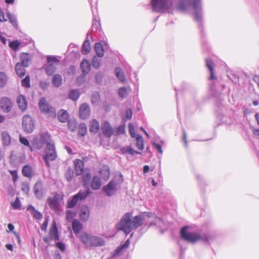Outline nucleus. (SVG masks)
Segmentation results:
<instances>
[{"label":"nucleus","instance_id":"f257e3e1","mask_svg":"<svg viewBox=\"0 0 259 259\" xmlns=\"http://www.w3.org/2000/svg\"><path fill=\"white\" fill-rule=\"evenodd\" d=\"M144 220L141 215H136L133 218L132 213L126 212L117 224L116 228L118 231H122L126 234H128L132 230L137 229L142 226Z\"/></svg>","mask_w":259,"mask_h":259},{"label":"nucleus","instance_id":"f03ea898","mask_svg":"<svg viewBox=\"0 0 259 259\" xmlns=\"http://www.w3.org/2000/svg\"><path fill=\"white\" fill-rule=\"evenodd\" d=\"M81 242L87 247H98L104 246L105 241L98 236L92 235L86 232H82L78 236Z\"/></svg>","mask_w":259,"mask_h":259},{"label":"nucleus","instance_id":"7ed1b4c3","mask_svg":"<svg viewBox=\"0 0 259 259\" xmlns=\"http://www.w3.org/2000/svg\"><path fill=\"white\" fill-rule=\"evenodd\" d=\"M188 228L187 226L182 228L180 232L181 237L185 240L194 243L199 241L209 239V237L206 235H201L195 232L187 231Z\"/></svg>","mask_w":259,"mask_h":259},{"label":"nucleus","instance_id":"20e7f679","mask_svg":"<svg viewBox=\"0 0 259 259\" xmlns=\"http://www.w3.org/2000/svg\"><path fill=\"white\" fill-rule=\"evenodd\" d=\"M123 181V176L121 174L117 175L107 185L103 187V191L108 196L113 195L116 191L117 186L121 184Z\"/></svg>","mask_w":259,"mask_h":259},{"label":"nucleus","instance_id":"39448f33","mask_svg":"<svg viewBox=\"0 0 259 259\" xmlns=\"http://www.w3.org/2000/svg\"><path fill=\"white\" fill-rule=\"evenodd\" d=\"M151 3L153 11L160 12L169 9L172 5L171 0H151Z\"/></svg>","mask_w":259,"mask_h":259},{"label":"nucleus","instance_id":"423d86ee","mask_svg":"<svg viewBox=\"0 0 259 259\" xmlns=\"http://www.w3.org/2000/svg\"><path fill=\"white\" fill-rule=\"evenodd\" d=\"M45 153L44 159L47 166L49 167L50 166L49 161L55 160L57 157V153L54 145L49 143H48L46 148Z\"/></svg>","mask_w":259,"mask_h":259},{"label":"nucleus","instance_id":"0eeeda50","mask_svg":"<svg viewBox=\"0 0 259 259\" xmlns=\"http://www.w3.org/2000/svg\"><path fill=\"white\" fill-rule=\"evenodd\" d=\"M39 108L41 112L47 114L50 116L55 117L56 115L55 109L51 106L45 98H41L38 102Z\"/></svg>","mask_w":259,"mask_h":259},{"label":"nucleus","instance_id":"6e6552de","mask_svg":"<svg viewBox=\"0 0 259 259\" xmlns=\"http://www.w3.org/2000/svg\"><path fill=\"white\" fill-rule=\"evenodd\" d=\"M91 193L90 189L85 191H80L78 193L74 195L70 201H69L67 207L70 208H73L77 204L78 200H84Z\"/></svg>","mask_w":259,"mask_h":259},{"label":"nucleus","instance_id":"1a4fd4ad","mask_svg":"<svg viewBox=\"0 0 259 259\" xmlns=\"http://www.w3.org/2000/svg\"><path fill=\"white\" fill-rule=\"evenodd\" d=\"M200 0H179L178 5V9L180 10H185L187 6H192L195 10L199 8Z\"/></svg>","mask_w":259,"mask_h":259},{"label":"nucleus","instance_id":"9d476101","mask_svg":"<svg viewBox=\"0 0 259 259\" xmlns=\"http://www.w3.org/2000/svg\"><path fill=\"white\" fill-rule=\"evenodd\" d=\"M48 65L45 68L46 73L49 75L53 74L56 70V66L59 64V60L54 57H47Z\"/></svg>","mask_w":259,"mask_h":259},{"label":"nucleus","instance_id":"9b49d317","mask_svg":"<svg viewBox=\"0 0 259 259\" xmlns=\"http://www.w3.org/2000/svg\"><path fill=\"white\" fill-rule=\"evenodd\" d=\"M22 127L25 132L31 133L34 129V124L31 117L29 115H25L22 119Z\"/></svg>","mask_w":259,"mask_h":259},{"label":"nucleus","instance_id":"f8f14e48","mask_svg":"<svg viewBox=\"0 0 259 259\" xmlns=\"http://www.w3.org/2000/svg\"><path fill=\"white\" fill-rule=\"evenodd\" d=\"M91 109L87 103L81 104L79 108L78 116L82 120H87L91 116Z\"/></svg>","mask_w":259,"mask_h":259},{"label":"nucleus","instance_id":"ddd939ff","mask_svg":"<svg viewBox=\"0 0 259 259\" xmlns=\"http://www.w3.org/2000/svg\"><path fill=\"white\" fill-rule=\"evenodd\" d=\"M13 104L10 98L3 97L0 99V108L5 113H9L12 109Z\"/></svg>","mask_w":259,"mask_h":259},{"label":"nucleus","instance_id":"4468645a","mask_svg":"<svg viewBox=\"0 0 259 259\" xmlns=\"http://www.w3.org/2000/svg\"><path fill=\"white\" fill-rule=\"evenodd\" d=\"M47 203L52 209L56 211L60 205L59 195L56 194L53 197H48Z\"/></svg>","mask_w":259,"mask_h":259},{"label":"nucleus","instance_id":"2eb2a0df","mask_svg":"<svg viewBox=\"0 0 259 259\" xmlns=\"http://www.w3.org/2000/svg\"><path fill=\"white\" fill-rule=\"evenodd\" d=\"M102 131L103 134L107 138H110L114 134L113 128L108 121H104L102 126Z\"/></svg>","mask_w":259,"mask_h":259},{"label":"nucleus","instance_id":"dca6fc26","mask_svg":"<svg viewBox=\"0 0 259 259\" xmlns=\"http://www.w3.org/2000/svg\"><path fill=\"white\" fill-rule=\"evenodd\" d=\"M74 169L77 176H80L83 173L84 163L79 159H76L74 161Z\"/></svg>","mask_w":259,"mask_h":259},{"label":"nucleus","instance_id":"f3484780","mask_svg":"<svg viewBox=\"0 0 259 259\" xmlns=\"http://www.w3.org/2000/svg\"><path fill=\"white\" fill-rule=\"evenodd\" d=\"M16 103L19 108L22 111H24L27 108V101L26 97L23 95H20L16 99Z\"/></svg>","mask_w":259,"mask_h":259},{"label":"nucleus","instance_id":"a211bd4d","mask_svg":"<svg viewBox=\"0 0 259 259\" xmlns=\"http://www.w3.org/2000/svg\"><path fill=\"white\" fill-rule=\"evenodd\" d=\"M99 174L102 178L107 181L110 176V167L107 165H103L99 169Z\"/></svg>","mask_w":259,"mask_h":259},{"label":"nucleus","instance_id":"6ab92c4d","mask_svg":"<svg viewBox=\"0 0 259 259\" xmlns=\"http://www.w3.org/2000/svg\"><path fill=\"white\" fill-rule=\"evenodd\" d=\"M33 192L35 196L38 198L42 197V192L44 190L43 183L41 181H37L34 185L33 188Z\"/></svg>","mask_w":259,"mask_h":259},{"label":"nucleus","instance_id":"aec40b11","mask_svg":"<svg viewBox=\"0 0 259 259\" xmlns=\"http://www.w3.org/2000/svg\"><path fill=\"white\" fill-rule=\"evenodd\" d=\"M91 188L94 190L99 189L102 186V181L101 179L97 176H94L90 183Z\"/></svg>","mask_w":259,"mask_h":259},{"label":"nucleus","instance_id":"412c9836","mask_svg":"<svg viewBox=\"0 0 259 259\" xmlns=\"http://www.w3.org/2000/svg\"><path fill=\"white\" fill-rule=\"evenodd\" d=\"M205 64L206 67L208 69L210 73V76L209 77L210 80H214L216 79L215 76L214 75V63L212 59L207 58L205 59Z\"/></svg>","mask_w":259,"mask_h":259},{"label":"nucleus","instance_id":"4be33fe9","mask_svg":"<svg viewBox=\"0 0 259 259\" xmlns=\"http://www.w3.org/2000/svg\"><path fill=\"white\" fill-rule=\"evenodd\" d=\"M58 120L62 123L68 121L69 119V115L67 111L61 109L60 110L57 115Z\"/></svg>","mask_w":259,"mask_h":259},{"label":"nucleus","instance_id":"5701e85b","mask_svg":"<svg viewBox=\"0 0 259 259\" xmlns=\"http://www.w3.org/2000/svg\"><path fill=\"white\" fill-rule=\"evenodd\" d=\"M49 235L52 239L59 240V235L55 222H54L52 225V227L49 231Z\"/></svg>","mask_w":259,"mask_h":259},{"label":"nucleus","instance_id":"b1692460","mask_svg":"<svg viewBox=\"0 0 259 259\" xmlns=\"http://www.w3.org/2000/svg\"><path fill=\"white\" fill-rule=\"evenodd\" d=\"M72 230L75 234H78L83 228L82 224L76 219L74 220L72 222Z\"/></svg>","mask_w":259,"mask_h":259},{"label":"nucleus","instance_id":"393cba45","mask_svg":"<svg viewBox=\"0 0 259 259\" xmlns=\"http://www.w3.org/2000/svg\"><path fill=\"white\" fill-rule=\"evenodd\" d=\"M1 140L3 146L7 147L11 144V139L10 135L7 132H3L1 134Z\"/></svg>","mask_w":259,"mask_h":259},{"label":"nucleus","instance_id":"a878e982","mask_svg":"<svg viewBox=\"0 0 259 259\" xmlns=\"http://www.w3.org/2000/svg\"><path fill=\"white\" fill-rule=\"evenodd\" d=\"M130 245V240L128 239L125 242L120 245L114 250V255H118L120 253L125 251Z\"/></svg>","mask_w":259,"mask_h":259},{"label":"nucleus","instance_id":"bb28decb","mask_svg":"<svg viewBox=\"0 0 259 259\" xmlns=\"http://www.w3.org/2000/svg\"><path fill=\"white\" fill-rule=\"evenodd\" d=\"M92 176L90 172L82 174V182L84 187L89 189V185L91 182Z\"/></svg>","mask_w":259,"mask_h":259},{"label":"nucleus","instance_id":"cd10ccee","mask_svg":"<svg viewBox=\"0 0 259 259\" xmlns=\"http://www.w3.org/2000/svg\"><path fill=\"white\" fill-rule=\"evenodd\" d=\"M90 217V210L87 206H83L81 209L79 217L81 220L87 221Z\"/></svg>","mask_w":259,"mask_h":259},{"label":"nucleus","instance_id":"c85d7f7f","mask_svg":"<svg viewBox=\"0 0 259 259\" xmlns=\"http://www.w3.org/2000/svg\"><path fill=\"white\" fill-rule=\"evenodd\" d=\"M100 129V124L97 120L94 119L90 121L89 130L91 133H97Z\"/></svg>","mask_w":259,"mask_h":259},{"label":"nucleus","instance_id":"c756f323","mask_svg":"<svg viewBox=\"0 0 259 259\" xmlns=\"http://www.w3.org/2000/svg\"><path fill=\"white\" fill-rule=\"evenodd\" d=\"M22 175L26 177L31 178L33 176V169L31 166L28 165H24L22 169Z\"/></svg>","mask_w":259,"mask_h":259},{"label":"nucleus","instance_id":"7c9ffc66","mask_svg":"<svg viewBox=\"0 0 259 259\" xmlns=\"http://www.w3.org/2000/svg\"><path fill=\"white\" fill-rule=\"evenodd\" d=\"M27 209L30 211L33 218L37 220H41L42 218L41 213L35 209L31 205H29Z\"/></svg>","mask_w":259,"mask_h":259},{"label":"nucleus","instance_id":"2f4dec72","mask_svg":"<svg viewBox=\"0 0 259 259\" xmlns=\"http://www.w3.org/2000/svg\"><path fill=\"white\" fill-rule=\"evenodd\" d=\"M80 68L84 75L88 73L90 70L91 65L87 60H83L80 64Z\"/></svg>","mask_w":259,"mask_h":259},{"label":"nucleus","instance_id":"473e14b6","mask_svg":"<svg viewBox=\"0 0 259 259\" xmlns=\"http://www.w3.org/2000/svg\"><path fill=\"white\" fill-rule=\"evenodd\" d=\"M20 64H22L24 67H28L30 61L28 54L27 53H21L20 55Z\"/></svg>","mask_w":259,"mask_h":259},{"label":"nucleus","instance_id":"72a5a7b5","mask_svg":"<svg viewBox=\"0 0 259 259\" xmlns=\"http://www.w3.org/2000/svg\"><path fill=\"white\" fill-rule=\"evenodd\" d=\"M25 67L20 63H17L15 65V71L17 74L20 77H22L25 74Z\"/></svg>","mask_w":259,"mask_h":259},{"label":"nucleus","instance_id":"f704fd0d","mask_svg":"<svg viewBox=\"0 0 259 259\" xmlns=\"http://www.w3.org/2000/svg\"><path fill=\"white\" fill-rule=\"evenodd\" d=\"M136 147L140 151H142L144 148V140L142 136L137 135L136 138Z\"/></svg>","mask_w":259,"mask_h":259},{"label":"nucleus","instance_id":"c9c22d12","mask_svg":"<svg viewBox=\"0 0 259 259\" xmlns=\"http://www.w3.org/2000/svg\"><path fill=\"white\" fill-rule=\"evenodd\" d=\"M62 82V77L61 75L56 74H55L52 78V83L56 87L61 85Z\"/></svg>","mask_w":259,"mask_h":259},{"label":"nucleus","instance_id":"e433bc0d","mask_svg":"<svg viewBox=\"0 0 259 259\" xmlns=\"http://www.w3.org/2000/svg\"><path fill=\"white\" fill-rule=\"evenodd\" d=\"M95 50L99 57H102L104 54V50L101 43L97 42L95 45Z\"/></svg>","mask_w":259,"mask_h":259},{"label":"nucleus","instance_id":"4c0bfd02","mask_svg":"<svg viewBox=\"0 0 259 259\" xmlns=\"http://www.w3.org/2000/svg\"><path fill=\"white\" fill-rule=\"evenodd\" d=\"M65 176L68 182H71L74 177V170L71 167H68L65 173Z\"/></svg>","mask_w":259,"mask_h":259},{"label":"nucleus","instance_id":"58836bf2","mask_svg":"<svg viewBox=\"0 0 259 259\" xmlns=\"http://www.w3.org/2000/svg\"><path fill=\"white\" fill-rule=\"evenodd\" d=\"M8 81V76L4 72H0V88L4 87Z\"/></svg>","mask_w":259,"mask_h":259},{"label":"nucleus","instance_id":"ea45409f","mask_svg":"<svg viewBox=\"0 0 259 259\" xmlns=\"http://www.w3.org/2000/svg\"><path fill=\"white\" fill-rule=\"evenodd\" d=\"M91 50V44L89 40H86L84 41L82 47V52L83 54H87Z\"/></svg>","mask_w":259,"mask_h":259},{"label":"nucleus","instance_id":"a19ab883","mask_svg":"<svg viewBox=\"0 0 259 259\" xmlns=\"http://www.w3.org/2000/svg\"><path fill=\"white\" fill-rule=\"evenodd\" d=\"M115 75L116 77L118 78L121 82H123L125 81V77L121 68H116L115 69Z\"/></svg>","mask_w":259,"mask_h":259},{"label":"nucleus","instance_id":"79ce46f5","mask_svg":"<svg viewBox=\"0 0 259 259\" xmlns=\"http://www.w3.org/2000/svg\"><path fill=\"white\" fill-rule=\"evenodd\" d=\"M80 94L77 90H73L69 94V98L73 101H76L79 97Z\"/></svg>","mask_w":259,"mask_h":259},{"label":"nucleus","instance_id":"37998d69","mask_svg":"<svg viewBox=\"0 0 259 259\" xmlns=\"http://www.w3.org/2000/svg\"><path fill=\"white\" fill-rule=\"evenodd\" d=\"M7 16L10 22L16 28H18V23L15 16L11 14L10 12L7 13Z\"/></svg>","mask_w":259,"mask_h":259},{"label":"nucleus","instance_id":"c03bdc74","mask_svg":"<svg viewBox=\"0 0 259 259\" xmlns=\"http://www.w3.org/2000/svg\"><path fill=\"white\" fill-rule=\"evenodd\" d=\"M87 132V127L85 124H81L79 125L78 134L81 136H84Z\"/></svg>","mask_w":259,"mask_h":259},{"label":"nucleus","instance_id":"a18cd8bd","mask_svg":"<svg viewBox=\"0 0 259 259\" xmlns=\"http://www.w3.org/2000/svg\"><path fill=\"white\" fill-rule=\"evenodd\" d=\"M22 86L26 88H28L30 87V78L28 75H27L24 78H23L21 81Z\"/></svg>","mask_w":259,"mask_h":259},{"label":"nucleus","instance_id":"49530a36","mask_svg":"<svg viewBox=\"0 0 259 259\" xmlns=\"http://www.w3.org/2000/svg\"><path fill=\"white\" fill-rule=\"evenodd\" d=\"M20 45V42L18 40H14L10 42L9 47L13 50L16 51Z\"/></svg>","mask_w":259,"mask_h":259},{"label":"nucleus","instance_id":"de8ad7c7","mask_svg":"<svg viewBox=\"0 0 259 259\" xmlns=\"http://www.w3.org/2000/svg\"><path fill=\"white\" fill-rule=\"evenodd\" d=\"M118 95L120 97L123 98L127 95V91L125 87H122L118 90Z\"/></svg>","mask_w":259,"mask_h":259},{"label":"nucleus","instance_id":"09e8293b","mask_svg":"<svg viewBox=\"0 0 259 259\" xmlns=\"http://www.w3.org/2000/svg\"><path fill=\"white\" fill-rule=\"evenodd\" d=\"M68 127L71 131H74L77 127V123L74 120H68Z\"/></svg>","mask_w":259,"mask_h":259},{"label":"nucleus","instance_id":"8fccbe9b","mask_svg":"<svg viewBox=\"0 0 259 259\" xmlns=\"http://www.w3.org/2000/svg\"><path fill=\"white\" fill-rule=\"evenodd\" d=\"M12 206L14 209H19L21 207V202L18 197H17L15 201L11 203Z\"/></svg>","mask_w":259,"mask_h":259},{"label":"nucleus","instance_id":"3c124183","mask_svg":"<svg viewBox=\"0 0 259 259\" xmlns=\"http://www.w3.org/2000/svg\"><path fill=\"white\" fill-rule=\"evenodd\" d=\"M128 129H129V133H130V134L131 137L136 138L137 135L136 134V130L134 128V126L131 123H130L128 124Z\"/></svg>","mask_w":259,"mask_h":259},{"label":"nucleus","instance_id":"603ef678","mask_svg":"<svg viewBox=\"0 0 259 259\" xmlns=\"http://www.w3.org/2000/svg\"><path fill=\"white\" fill-rule=\"evenodd\" d=\"M125 133V126L121 125L119 126L115 132V135H122Z\"/></svg>","mask_w":259,"mask_h":259},{"label":"nucleus","instance_id":"864d4df0","mask_svg":"<svg viewBox=\"0 0 259 259\" xmlns=\"http://www.w3.org/2000/svg\"><path fill=\"white\" fill-rule=\"evenodd\" d=\"M101 60H98L96 57H95L92 61L93 66L96 68L98 69L100 66Z\"/></svg>","mask_w":259,"mask_h":259},{"label":"nucleus","instance_id":"5fc2aeb1","mask_svg":"<svg viewBox=\"0 0 259 259\" xmlns=\"http://www.w3.org/2000/svg\"><path fill=\"white\" fill-rule=\"evenodd\" d=\"M19 141L22 144L26 146H29V142L26 138L20 136L19 137Z\"/></svg>","mask_w":259,"mask_h":259},{"label":"nucleus","instance_id":"6e6d98bb","mask_svg":"<svg viewBox=\"0 0 259 259\" xmlns=\"http://www.w3.org/2000/svg\"><path fill=\"white\" fill-rule=\"evenodd\" d=\"M74 216V214L70 210L66 211V219L68 221H71Z\"/></svg>","mask_w":259,"mask_h":259},{"label":"nucleus","instance_id":"4d7b16f0","mask_svg":"<svg viewBox=\"0 0 259 259\" xmlns=\"http://www.w3.org/2000/svg\"><path fill=\"white\" fill-rule=\"evenodd\" d=\"M152 145L154 147V148L158 151V152L159 153L162 154L163 151L162 149V147L160 145L158 144L155 142H153L152 143Z\"/></svg>","mask_w":259,"mask_h":259},{"label":"nucleus","instance_id":"13d9d810","mask_svg":"<svg viewBox=\"0 0 259 259\" xmlns=\"http://www.w3.org/2000/svg\"><path fill=\"white\" fill-rule=\"evenodd\" d=\"M56 246L61 251L64 252L65 250V246L64 243L58 242L56 243Z\"/></svg>","mask_w":259,"mask_h":259},{"label":"nucleus","instance_id":"bf43d9fd","mask_svg":"<svg viewBox=\"0 0 259 259\" xmlns=\"http://www.w3.org/2000/svg\"><path fill=\"white\" fill-rule=\"evenodd\" d=\"M10 174L12 176L13 182H15L18 179L17 171L15 170H11L10 171Z\"/></svg>","mask_w":259,"mask_h":259},{"label":"nucleus","instance_id":"052dcab7","mask_svg":"<svg viewBox=\"0 0 259 259\" xmlns=\"http://www.w3.org/2000/svg\"><path fill=\"white\" fill-rule=\"evenodd\" d=\"M100 99V95L98 93H96L93 95L92 102V103L96 102Z\"/></svg>","mask_w":259,"mask_h":259},{"label":"nucleus","instance_id":"680f3d73","mask_svg":"<svg viewBox=\"0 0 259 259\" xmlns=\"http://www.w3.org/2000/svg\"><path fill=\"white\" fill-rule=\"evenodd\" d=\"M127 153H129L131 155H134L135 153L140 154V152L135 151L132 147H127Z\"/></svg>","mask_w":259,"mask_h":259},{"label":"nucleus","instance_id":"e2e57ef3","mask_svg":"<svg viewBox=\"0 0 259 259\" xmlns=\"http://www.w3.org/2000/svg\"><path fill=\"white\" fill-rule=\"evenodd\" d=\"M133 112L131 109H128L126 110V117L128 119H131L132 117Z\"/></svg>","mask_w":259,"mask_h":259},{"label":"nucleus","instance_id":"0e129e2a","mask_svg":"<svg viewBox=\"0 0 259 259\" xmlns=\"http://www.w3.org/2000/svg\"><path fill=\"white\" fill-rule=\"evenodd\" d=\"M48 224V219H46L41 227V230L46 231Z\"/></svg>","mask_w":259,"mask_h":259},{"label":"nucleus","instance_id":"69168bd1","mask_svg":"<svg viewBox=\"0 0 259 259\" xmlns=\"http://www.w3.org/2000/svg\"><path fill=\"white\" fill-rule=\"evenodd\" d=\"M6 21V19L5 18L4 13L0 8V22H5Z\"/></svg>","mask_w":259,"mask_h":259},{"label":"nucleus","instance_id":"338daca9","mask_svg":"<svg viewBox=\"0 0 259 259\" xmlns=\"http://www.w3.org/2000/svg\"><path fill=\"white\" fill-rule=\"evenodd\" d=\"M21 189L23 191L27 192L29 191V187L27 184H23Z\"/></svg>","mask_w":259,"mask_h":259},{"label":"nucleus","instance_id":"774afa93","mask_svg":"<svg viewBox=\"0 0 259 259\" xmlns=\"http://www.w3.org/2000/svg\"><path fill=\"white\" fill-rule=\"evenodd\" d=\"M252 79L253 80L257 83V85L259 86V76L254 75Z\"/></svg>","mask_w":259,"mask_h":259}]
</instances>
